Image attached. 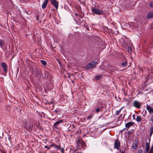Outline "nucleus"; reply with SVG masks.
Instances as JSON below:
<instances>
[{
  "mask_svg": "<svg viewBox=\"0 0 153 153\" xmlns=\"http://www.w3.org/2000/svg\"><path fill=\"white\" fill-rule=\"evenodd\" d=\"M77 144L78 145H82V144L79 141H77Z\"/></svg>",
  "mask_w": 153,
  "mask_h": 153,
  "instance_id": "c85d7f7f",
  "label": "nucleus"
},
{
  "mask_svg": "<svg viewBox=\"0 0 153 153\" xmlns=\"http://www.w3.org/2000/svg\"><path fill=\"white\" fill-rule=\"evenodd\" d=\"M149 78L152 82H153V73L151 74L149 76Z\"/></svg>",
  "mask_w": 153,
  "mask_h": 153,
  "instance_id": "aec40b11",
  "label": "nucleus"
},
{
  "mask_svg": "<svg viewBox=\"0 0 153 153\" xmlns=\"http://www.w3.org/2000/svg\"><path fill=\"white\" fill-rule=\"evenodd\" d=\"M63 122V120H59L56 122L54 124V127L56 129H59V128L58 127V125L60 123H62Z\"/></svg>",
  "mask_w": 153,
  "mask_h": 153,
  "instance_id": "6e6552de",
  "label": "nucleus"
},
{
  "mask_svg": "<svg viewBox=\"0 0 153 153\" xmlns=\"http://www.w3.org/2000/svg\"><path fill=\"white\" fill-rule=\"evenodd\" d=\"M41 63L44 65H46L47 62L46 61L44 60H41Z\"/></svg>",
  "mask_w": 153,
  "mask_h": 153,
  "instance_id": "4be33fe9",
  "label": "nucleus"
},
{
  "mask_svg": "<svg viewBox=\"0 0 153 153\" xmlns=\"http://www.w3.org/2000/svg\"><path fill=\"white\" fill-rule=\"evenodd\" d=\"M141 117H142L139 116H137V117L136 120V121L137 122H139L141 121L142 120Z\"/></svg>",
  "mask_w": 153,
  "mask_h": 153,
  "instance_id": "dca6fc26",
  "label": "nucleus"
},
{
  "mask_svg": "<svg viewBox=\"0 0 153 153\" xmlns=\"http://www.w3.org/2000/svg\"><path fill=\"white\" fill-rule=\"evenodd\" d=\"M44 148H47L48 149V150H49L50 149V147H48L47 146H44Z\"/></svg>",
  "mask_w": 153,
  "mask_h": 153,
  "instance_id": "c756f323",
  "label": "nucleus"
},
{
  "mask_svg": "<svg viewBox=\"0 0 153 153\" xmlns=\"http://www.w3.org/2000/svg\"><path fill=\"white\" fill-rule=\"evenodd\" d=\"M150 6L151 7H153V2H152L150 3Z\"/></svg>",
  "mask_w": 153,
  "mask_h": 153,
  "instance_id": "2f4dec72",
  "label": "nucleus"
},
{
  "mask_svg": "<svg viewBox=\"0 0 153 153\" xmlns=\"http://www.w3.org/2000/svg\"><path fill=\"white\" fill-rule=\"evenodd\" d=\"M134 124V122H130L126 124L125 126L127 128H128L132 126Z\"/></svg>",
  "mask_w": 153,
  "mask_h": 153,
  "instance_id": "9d476101",
  "label": "nucleus"
},
{
  "mask_svg": "<svg viewBox=\"0 0 153 153\" xmlns=\"http://www.w3.org/2000/svg\"><path fill=\"white\" fill-rule=\"evenodd\" d=\"M133 105L136 108H141L142 103L137 101L136 100L133 102Z\"/></svg>",
  "mask_w": 153,
  "mask_h": 153,
  "instance_id": "39448f33",
  "label": "nucleus"
},
{
  "mask_svg": "<svg viewBox=\"0 0 153 153\" xmlns=\"http://www.w3.org/2000/svg\"><path fill=\"white\" fill-rule=\"evenodd\" d=\"M153 133V127L151 128L150 129V136H151Z\"/></svg>",
  "mask_w": 153,
  "mask_h": 153,
  "instance_id": "393cba45",
  "label": "nucleus"
},
{
  "mask_svg": "<svg viewBox=\"0 0 153 153\" xmlns=\"http://www.w3.org/2000/svg\"><path fill=\"white\" fill-rule=\"evenodd\" d=\"M122 108H120V110H117L116 111V114L117 115H118L120 113V112L121 111V110Z\"/></svg>",
  "mask_w": 153,
  "mask_h": 153,
  "instance_id": "b1692460",
  "label": "nucleus"
},
{
  "mask_svg": "<svg viewBox=\"0 0 153 153\" xmlns=\"http://www.w3.org/2000/svg\"><path fill=\"white\" fill-rule=\"evenodd\" d=\"M70 76H71V75H69V76H68V78H69V77H70Z\"/></svg>",
  "mask_w": 153,
  "mask_h": 153,
  "instance_id": "a19ab883",
  "label": "nucleus"
},
{
  "mask_svg": "<svg viewBox=\"0 0 153 153\" xmlns=\"http://www.w3.org/2000/svg\"><path fill=\"white\" fill-rule=\"evenodd\" d=\"M101 76L100 75H97L95 77V78L96 80H99L101 79Z\"/></svg>",
  "mask_w": 153,
  "mask_h": 153,
  "instance_id": "5701e85b",
  "label": "nucleus"
},
{
  "mask_svg": "<svg viewBox=\"0 0 153 153\" xmlns=\"http://www.w3.org/2000/svg\"><path fill=\"white\" fill-rule=\"evenodd\" d=\"M149 144L148 143H146V151L147 152H148L149 151Z\"/></svg>",
  "mask_w": 153,
  "mask_h": 153,
  "instance_id": "4468645a",
  "label": "nucleus"
},
{
  "mask_svg": "<svg viewBox=\"0 0 153 153\" xmlns=\"http://www.w3.org/2000/svg\"><path fill=\"white\" fill-rule=\"evenodd\" d=\"M92 116L91 115H90L88 117V119H90L91 117Z\"/></svg>",
  "mask_w": 153,
  "mask_h": 153,
  "instance_id": "c9c22d12",
  "label": "nucleus"
},
{
  "mask_svg": "<svg viewBox=\"0 0 153 153\" xmlns=\"http://www.w3.org/2000/svg\"><path fill=\"white\" fill-rule=\"evenodd\" d=\"M39 76L40 77H42V72L41 71H39Z\"/></svg>",
  "mask_w": 153,
  "mask_h": 153,
  "instance_id": "a878e982",
  "label": "nucleus"
},
{
  "mask_svg": "<svg viewBox=\"0 0 153 153\" xmlns=\"http://www.w3.org/2000/svg\"><path fill=\"white\" fill-rule=\"evenodd\" d=\"M58 62L59 63V64L60 65V62L59 61H58Z\"/></svg>",
  "mask_w": 153,
  "mask_h": 153,
  "instance_id": "ea45409f",
  "label": "nucleus"
},
{
  "mask_svg": "<svg viewBox=\"0 0 153 153\" xmlns=\"http://www.w3.org/2000/svg\"><path fill=\"white\" fill-rule=\"evenodd\" d=\"M150 151L152 152H153V146L152 147Z\"/></svg>",
  "mask_w": 153,
  "mask_h": 153,
  "instance_id": "72a5a7b5",
  "label": "nucleus"
},
{
  "mask_svg": "<svg viewBox=\"0 0 153 153\" xmlns=\"http://www.w3.org/2000/svg\"><path fill=\"white\" fill-rule=\"evenodd\" d=\"M48 0H45V1H46V2H48Z\"/></svg>",
  "mask_w": 153,
  "mask_h": 153,
  "instance_id": "4c0bfd02",
  "label": "nucleus"
},
{
  "mask_svg": "<svg viewBox=\"0 0 153 153\" xmlns=\"http://www.w3.org/2000/svg\"><path fill=\"white\" fill-rule=\"evenodd\" d=\"M92 12L97 14H102L103 13V11L102 10H98L95 8H94L92 9Z\"/></svg>",
  "mask_w": 153,
  "mask_h": 153,
  "instance_id": "423d86ee",
  "label": "nucleus"
},
{
  "mask_svg": "<svg viewBox=\"0 0 153 153\" xmlns=\"http://www.w3.org/2000/svg\"><path fill=\"white\" fill-rule=\"evenodd\" d=\"M4 45V43L3 41L2 40L0 41V45L1 46H2Z\"/></svg>",
  "mask_w": 153,
  "mask_h": 153,
  "instance_id": "bb28decb",
  "label": "nucleus"
},
{
  "mask_svg": "<svg viewBox=\"0 0 153 153\" xmlns=\"http://www.w3.org/2000/svg\"><path fill=\"white\" fill-rule=\"evenodd\" d=\"M97 64V61H92L90 63L88 64L86 67L87 69H91L95 67Z\"/></svg>",
  "mask_w": 153,
  "mask_h": 153,
  "instance_id": "f257e3e1",
  "label": "nucleus"
},
{
  "mask_svg": "<svg viewBox=\"0 0 153 153\" xmlns=\"http://www.w3.org/2000/svg\"><path fill=\"white\" fill-rule=\"evenodd\" d=\"M23 126L26 129L31 130L32 128V126H31L30 124H28V122L27 121L25 120L23 124Z\"/></svg>",
  "mask_w": 153,
  "mask_h": 153,
  "instance_id": "f03ea898",
  "label": "nucleus"
},
{
  "mask_svg": "<svg viewBox=\"0 0 153 153\" xmlns=\"http://www.w3.org/2000/svg\"><path fill=\"white\" fill-rule=\"evenodd\" d=\"M142 153V151L141 149H139L137 153Z\"/></svg>",
  "mask_w": 153,
  "mask_h": 153,
  "instance_id": "7c9ffc66",
  "label": "nucleus"
},
{
  "mask_svg": "<svg viewBox=\"0 0 153 153\" xmlns=\"http://www.w3.org/2000/svg\"><path fill=\"white\" fill-rule=\"evenodd\" d=\"M150 28L151 29L153 28V22L152 23L151 25L150 26Z\"/></svg>",
  "mask_w": 153,
  "mask_h": 153,
  "instance_id": "473e14b6",
  "label": "nucleus"
},
{
  "mask_svg": "<svg viewBox=\"0 0 153 153\" xmlns=\"http://www.w3.org/2000/svg\"><path fill=\"white\" fill-rule=\"evenodd\" d=\"M54 144H51V145L50 146H51V147H54Z\"/></svg>",
  "mask_w": 153,
  "mask_h": 153,
  "instance_id": "e433bc0d",
  "label": "nucleus"
},
{
  "mask_svg": "<svg viewBox=\"0 0 153 153\" xmlns=\"http://www.w3.org/2000/svg\"><path fill=\"white\" fill-rule=\"evenodd\" d=\"M132 50V48L131 47H128V48H127V51L128 52H129V53L131 52Z\"/></svg>",
  "mask_w": 153,
  "mask_h": 153,
  "instance_id": "6ab92c4d",
  "label": "nucleus"
},
{
  "mask_svg": "<svg viewBox=\"0 0 153 153\" xmlns=\"http://www.w3.org/2000/svg\"><path fill=\"white\" fill-rule=\"evenodd\" d=\"M1 66L4 69V71L6 72L7 71V65L6 64L3 62L1 64Z\"/></svg>",
  "mask_w": 153,
  "mask_h": 153,
  "instance_id": "9b49d317",
  "label": "nucleus"
},
{
  "mask_svg": "<svg viewBox=\"0 0 153 153\" xmlns=\"http://www.w3.org/2000/svg\"><path fill=\"white\" fill-rule=\"evenodd\" d=\"M55 149H61V147L60 145L59 146H57L55 144L54 145V147H53Z\"/></svg>",
  "mask_w": 153,
  "mask_h": 153,
  "instance_id": "f3484780",
  "label": "nucleus"
},
{
  "mask_svg": "<svg viewBox=\"0 0 153 153\" xmlns=\"http://www.w3.org/2000/svg\"><path fill=\"white\" fill-rule=\"evenodd\" d=\"M49 75V74L48 72L46 71H45V73H44V76H43V78L45 79H49L48 77Z\"/></svg>",
  "mask_w": 153,
  "mask_h": 153,
  "instance_id": "f8f14e48",
  "label": "nucleus"
},
{
  "mask_svg": "<svg viewBox=\"0 0 153 153\" xmlns=\"http://www.w3.org/2000/svg\"><path fill=\"white\" fill-rule=\"evenodd\" d=\"M146 108L150 114L153 112V108L150 105H146Z\"/></svg>",
  "mask_w": 153,
  "mask_h": 153,
  "instance_id": "1a4fd4ad",
  "label": "nucleus"
},
{
  "mask_svg": "<svg viewBox=\"0 0 153 153\" xmlns=\"http://www.w3.org/2000/svg\"><path fill=\"white\" fill-rule=\"evenodd\" d=\"M103 108V106L101 104L99 105L96 110V113H98L100 111H102Z\"/></svg>",
  "mask_w": 153,
  "mask_h": 153,
  "instance_id": "0eeeda50",
  "label": "nucleus"
},
{
  "mask_svg": "<svg viewBox=\"0 0 153 153\" xmlns=\"http://www.w3.org/2000/svg\"><path fill=\"white\" fill-rule=\"evenodd\" d=\"M60 150H61V152L62 153H65L64 149L63 148H61V149Z\"/></svg>",
  "mask_w": 153,
  "mask_h": 153,
  "instance_id": "cd10ccee",
  "label": "nucleus"
},
{
  "mask_svg": "<svg viewBox=\"0 0 153 153\" xmlns=\"http://www.w3.org/2000/svg\"><path fill=\"white\" fill-rule=\"evenodd\" d=\"M145 116H146V114H143V117H145Z\"/></svg>",
  "mask_w": 153,
  "mask_h": 153,
  "instance_id": "58836bf2",
  "label": "nucleus"
},
{
  "mask_svg": "<svg viewBox=\"0 0 153 153\" xmlns=\"http://www.w3.org/2000/svg\"><path fill=\"white\" fill-rule=\"evenodd\" d=\"M121 153H124V151H122Z\"/></svg>",
  "mask_w": 153,
  "mask_h": 153,
  "instance_id": "79ce46f5",
  "label": "nucleus"
},
{
  "mask_svg": "<svg viewBox=\"0 0 153 153\" xmlns=\"http://www.w3.org/2000/svg\"><path fill=\"white\" fill-rule=\"evenodd\" d=\"M147 17L149 19H151L153 17V12H149L147 15Z\"/></svg>",
  "mask_w": 153,
  "mask_h": 153,
  "instance_id": "ddd939ff",
  "label": "nucleus"
},
{
  "mask_svg": "<svg viewBox=\"0 0 153 153\" xmlns=\"http://www.w3.org/2000/svg\"><path fill=\"white\" fill-rule=\"evenodd\" d=\"M127 61H125L123 62L122 64L121 65L123 67H125L127 66Z\"/></svg>",
  "mask_w": 153,
  "mask_h": 153,
  "instance_id": "412c9836",
  "label": "nucleus"
},
{
  "mask_svg": "<svg viewBox=\"0 0 153 153\" xmlns=\"http://www.w3.org/2000/svg\"><path fill=\"white\" fill-rule=\"evenodd\" d=\"M151 121L153 123V117H152L151 119Z\"/></svg>",
  "mask_w": 153,
  "mask_h": 153,
  "instance_id": "f704fd0d",
  "label": "nucleus"
},
{
  "mask_svg": "<svg viewBox=\"0 0 153 153\" xmlns=\"http://www.w3.org/2000/svg\"><path fill=\"white\" fill-rule=\"evenodd\" d=\"M137 144L136 143H133L132 145V147L133 149H136L137 147Z\"/></svg>",
  "mask_w": 153,
  "mask_h": 153,
  "instance_id": "a211bd4d",
  "label": "nucleus"
},
{
  "mask_svg": "<svg viewBox=\"0 0 153 153\" xmlns=\"http://www.w3.org/2000/svg\"><path fill=\"white\" fill-rule=\"evenodd\" d=\"M51 4L53 5L57 10L59 7V2L56 0H50Z\"/></svg>",
  "mask_w": 153,
  "mask_h": 153,
  "instance_id": "7ed1b4c3",
  "label": "nucleus"
},
{
  "mask_svg": "<svg viewBox=\"0 0 153 153\" xmlns=\"http://www.w3.org/2000/svg\"><path fill=\"white\" fill-rule=\"evenodd\" d=\"M48 2L45 1L42 5V9H45L46 8Z\"/></svg>",
  "mask_w": 153,
  "mask_h": 153,
  "instance_id": "2eb2a0df",
  "label": "nucleus"
},
{
  "mask_svg": "<svg viewBox=\"0 0 153 153\" xmlns=\"http://www.w3.org/2000/svg\"><path fill=\"white\" fill-rule=\"evenodd\" d=\"M120 147V143L119 140L117 139L114 142V148L119 150Z\"/></svg>",
  "mask_w": 153,
  "mask_h": 153,
  "instance_id": "20e7f679",
  "label": "nucleus"
}]
</instances>
